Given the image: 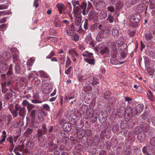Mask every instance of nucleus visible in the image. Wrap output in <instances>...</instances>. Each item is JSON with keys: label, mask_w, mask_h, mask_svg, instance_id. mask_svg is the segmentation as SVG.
Returning <instances> with one entry per match:
<instances>
[{"label": "nucleus", "mask_w": 155, "mask_h": 155, "mask_svg": "<svg viewBox=\"0 0 155 155\" xmlns=\"http://www.w3.org/2000/svg\"><path fill=\"white\" fill-rule=\"evenodd\" d=\"M42 129H38L37 137L38 138V142L41 146L44 147L45 145L46 139L43 135L47 134V129L46 125L44 124L42 125Z\"/></svg>", "instance_id": "nucleus-1"}, {"label": "nucleus", "mask_w": 155, "mask_h": 155, "mask_svg": "<svg viewBox=\"0 0 155 155\" xmlns=\"http://www.w3.org/2000/svg\"><path fill=\"white\" fill-rule=\"evenodd\" d=\"M68 53L71 56L73 61L75 62H77V58H79V54L77 51L73 48H70L68 50Z\"/></svg>", "instance_id": "nucleus-2"}, {"label": "nucleus", "mask_w": 155, "mask_h": 155, "mask_svg": "<svg viewBox=\"0 0 155 155\" xmlns=\"http://www.w3.org/2000/svg\"><path fill=\"white\" fill-rule=\"evenodd\" d=\"M43 92L45 94H48L51 92L53 90V87L50 83H44L41 87Z\"/></svg>", "instance_id": "nucleus-3"}, {"label": "nucleus", "mask_w": 155, "mask_h": 155, "mask_svg": "<svg viewBox=\"0 0 155 155\" xmlns=\"http://www.w3.org/2000/svg\"><path fill=\"white\" fill-rule=\"evenodd\" d=\"M74 23L76 26H79L80 29L81 28V21L82 20V17L81 13H78L77 15H74Z\"/></svg>", "instance_id": "nucleus-4"}, {"label": "nucleus", "mask_w": 155, "mask_h": 155, "mask_svg": "<svg viewBox=\"0 0 155 155\" xmlns=\"http://www.w3.org/2000/svg\"><path fill=\"white\" fill-rule=\"evenodd\" d=\"M81 8L82 9V13L84 15H85L87 14L88 11L87 9V4L86 2H83L81 5H79Z\"/></svg>", "instance_id": "nucleus-5"}, {"label": "nucleus", "mask_w": 155, "mask_h": 155, "mask_svg": "<svg viewBox=\"0 0 155 155\" xmlns=\"http://www.w3.org/2000/svg\"><path fill=\"white\" fill-rule=\"evenodd\" d=\"M124 114L125 115H127V116H133L134 115L133 114L132 108L130 106L127 107L125 109Z\"/></svg>", "instance_id": "nucleus-6"}, {"label": "nucleus", "mask_w": 155, "mask_h": 155, "mask_svg": "<svg viewBox=\"0 0 155 155\" xmlns=\"http://www.w3.org/2000/svg\"><path fill=\"white\" fill-rule=\"evenodd\" d=\"M56 7L58 8L60 14H62L63 13V11L66 9V7L62 3H58L56 5Z\"/></svg>", "instance_id": "nucleus-7"}, {"label": "nucleus", "mask_w": 155, "mask_h": 155, "mask_svg": "<svg viewBox=\"0 0 155 155\" xmlns=\"http://www.w3.org/2000/svg\"><path fill=\"white\" fill-rule=\"evenodd\" d=\"M18 55L19 54H14L12 55L13 62L15 64L21 63L20 60Z\"/></svg>", "instance_id": "nucleus-8"}, {"label": "nucleus", "mask_w": 155, "mask_h": 155, "mask_svg": "<svg viewBox=\"0 0 155 155\" xmlns=\"http://www.w3.org/2000/svg\"><path fill=\"white\" fill-rule=\"evenodd\" d=\"M88 78L89 79V80L88 81L89 84H91L94 86L97 84L98 83V79L96 77H93L92 80V78L91 77H89Z\"/></svg>", "instance_id": "nucleus-9"}, {"label": "nucleus", "mask_w": 155, "mask_h": 155, "mask_svg": "<svg viewBox=\"0 0 155 155\" xmlns=\"http://www.w3.org/2000/svg\"><path fill=\"white\" fill-rule=\"evenodd\" d=\"M98 48L100 49V50H98L97 51H99L102 54L105 53L108 49L107 48L105 47L104 45L102 44H99Z\"/></svg>", "instance_id": "nucleus-10"}, {"label": "nucleus", "mask_w": 155, "mask_h": 155, "mask_svg": "<svg viewBox=\"0 0 155 155\" xmlns=\"http://www.w3.org/2000/svg\"><path fill=\"white\" fill-rule=\"evenodd\" d=\"M63 129L66 132H69L71 130V124L67 123H64L62 126Z\"/></svg>", "instance_id": "nucleus-11"}, {"label": "nucleus", "mask_w": 155, "mask_h": 155, "mask_svg": "<svg viewBox=\"0 0 155 155\" xmlns=\"http://www.w3.org/2000/svg\"><path fill=\"white\" fill-rule=\"evenodd\" d=\"M124 38L122 37H121L118 38L117 41H116L117 45L119 46L118 50H120V47L121 45L124 44Z\"/></svg>", "instance_id": "nucleus-12"}, {"label": "nucleus", "mask_w": 155, "mask_h": 155, "mask_svg": "<svg viewBox=\"0 0 155 155\" xmlns=\"http://www.w3.org/2000/svg\"><path fill=\"white\" fill-rule=\"evenodd\" d=\"M34 145V142L31 140H28L26 144V147L27 149L29 150L32 149Z\"/></svg>", "instance_id": "nucleus-13"}, {"label": "nucleus", "mask_w": 155, "mask_h": 155, "mask_svg": "<svg viewBox=\"0 0 155 155\" xmlns=\"http://www.w3.org/2000/svg\"><path fill=\"white\" fill-rule=\"evenodd\" d=\"M96 12L94 10H91L89 12L88 16V19L89 21H92L94 19Z\"/></svg>", "instance_id": "nucleus-14"}, {"label": "nucleus", "mask_w": 155, "mask_h": 155, "mask_svg": "<svg viewBox=\"0 0 155 155\" xmlns=\"http://www.w3.org/2000/svg\"><path fill=\"white\" fill-rule=\"evenodd\" d=\"M148 94H147L148 99L151 101L152 102L155 101V98L152 92L150 90L148 91Z\"/></svg>", "instance_id": "nucleus-15"}, {"label": "nucleus", "mask_w": 155, "mask_h": 155, "mask_svg": "<svg viewBox=\"0 0 155 155\" xmlns=\"http://www.w3.org/2000/svg\"><path fill=\"white\" fill-rule=\"evenodd\" d=\"M15 64V72L16 73H19L21 71V67L22 66L21 65V63L17 64Z\"/></svg>", "instance_id": "nucleus-16"}, {"label": "nucleus", "mask_w": 155, "mask_h": 155, "mask_svg": "<svg viewBox=\"0 0 155 155\" xmlns=\"http://www.w3.org/2000/svg\"><path fill=\"white\" fill-rule=\"evenodd\" d=\"M143 108V106L142 105L139 104L136 106L135 110L138 114L140 113L142 111Z\"/></svg>", "instance_id": "nucleus-17"}, {"label": "nucleus", "mask_w": 155, "mask_h": 155, "mask_svg": "<svg viewBox=\"0 0 155 155\" xmlns=\"http://www.w3.org/2000/svg\"><path fill=\"white\" fill-rule=\"evenodd\" d=\"M145 134L143 132H141L138 134L137 136V139L142 142L145 139Z\"/></svg>", "instance_id": "nucleus-18"}, {"label": "nucleus", "mask_w": 155, "mask_h": 155, "mask_svg": "<svg viewBox=\"0 0 155 155\" xmlns=\"http://www.w3.org/2000/svg\"><path fill=\"white\" fill-rule=\"evenodd\" d=\"M35 58L34 57L30 58L27 62V66H32L35 61Z\"/></svg>", "instance_id": "nucleus-19"}, {"label": "nucleus", "mask_w": 155, "mask_h": 155, "mask_svg": "<svg viewBox=\"0 0 155 155\" xmlns=\"http://www.w3.org/2000/svg\"><path fill=\"white\" fill-rule=\"evenodd\" d=\"M33 131V129L28 128L24 133V135L26 137H29V135L32 136L31 134Z\"/></svg>", "instance_id": "nucleus-20"}, {"label": "nucleus", "mask_w": 155, "mask_h": 155, "mask_svg": "<svg viewBox=\"0 0 155 155\" xmlns=\"http://www.w3.org/2000/svg\"><path fill=\"white\" fill-rule=\"evenodd\" d=\"M74 31V26L70 28L69 29L66 30V33L69 36H71L73 34Z\"/></svg>", "instance_id": "nucleus-21"}, {"label": "nucleus", "mask_w": 155, "mask_h": 155, "mask_svg": "<svg viewBox=\"0 0 155 155\" xmlns=\"http://www.w3.org/2000/svg\"><path fill=\"white\" fill-rule=\"evenodd\" d=\"M107 16V13L106 12L102 11L99 14V17L101 20L105 18Z\"/></svg>", "instance_id": "nucleus-22"}, {"label": "nucleus", "mask_w": 155, "mask_h": 155, "mask_svg": "<svg viewBox=\"0 0 155 155\" xmlns=\"http://www.w3.org/2000/svg\"><path fill=\"white\" fill-rule=\"evenodd\" d=\"M103 32L105 35V37L106 38L109 36L110 34V30L107 27H104V29L103 31Z\"/></svg>", "instance_id": "nucleus-23"}, {"label": "nucleus", "mask_w": 155, "mask_h": 155, "mask_svg": "<svg viewBox=\"0 0 155 155\" xmlns=\"http://www.w3.org/2000/svg\"><path fill=\"white\" fill-rule=\"evenodd\" d=\"M96 115H98V116H107V112L105 110L101 111L100 110L98 111V112H97L96 113Z\"/></svg>", "instance_id": "nucleus-24"}, {"label": "nucleus", "mask_w": 155, "mask_h": 155, "mask_svg": "<svg viewBox=\"0 0 155 155\" xmlns=\"http://www.w3.org/2000/svg\"><path fill=\"white\" fill-rule=\"evenodd\" d=\"M84 60L86 62L90 64L94 65L95 64V62L94 58L92 59L87 58L85 59Z\"/></svg>", "instance_id": "nucleus-25"}, {"label": "nucleus", "mask_w": 155, "mask_h": 155, "mask_svg": "<svg viewBox=\"0 0 155 155\" xmlns=\"http://www.w3.org/2000/svg\"><path fill=\"white\" fill-rule=\"evenodd\" d=\"M26 110L25 108L22 107L20 108L19 111V114L20 116H25V115Z\"/></svg>", "instance_id": "nucleus-26"}, {"label": "nucleus", "mask_w": 155, "mask_h": 155, "mask_svg": "<svg viewBox=\"0 0 155 155\" xmlns=\"http://www.w3.org/2000/svg\"><path fill=\"white\" fill-rule=\"evenodd\" d=\"M140 15H137L136 16H132L130 17L131 21L132 20H134V22L136 23L138 22L139 21L140 18Z\"/></svg>", "instance_id": "nucleus-27"}, {"label": "nucleus", "mask_w": 155, "mask_h": 155, "mask_svg": "<svg viewBox=\"0 0 155 155\" xmlns=\"http://www.w3.org/2000/svg\"><path fill=\"white\" fill-rule=\"evenodd\" d=\"M87 116H93V110L92 108L88 109L86 111Z\"/></svg>", "instance_id": "nucleus-28"}, {"label": "nucleus", "mask_w": 155, "mask_h": 155, "mask_svg": "<svg viewBox=\"0 0 155 155\" xmlns=\"http://www.w3.org/2000/svg\"><path fill=\"white\" fill-rule=\"evenodd\" d=\"M36 116H43L47 115V113L44 111H43L40 110H37L36 113Z\"/></svg>", "instance_id": "nucleus-29"}, {"label": "nucleus", "mask_w": 155, "mask_h": 155, "mask_svg": "<svg viewBox=\"0 0 155 155\" xmlns=\"http://www.w3.org/2000/svg\"><path fill=\"white\" fill-rule=\"evenodd\" d=\"M39 73L40 76L42 77L46 78H50L49 75L46 72L43 71H40Z\"/></svg>", "instance_id": "nucleus-30"}, {"label": "nucleus", "mask_w": 155, "mask_h": 155, "mask_svg": "<svg viewBox=\"0 0 155 155\" xmlns=\"http://www.w3.org/2000/svg\"><path fill=\"white\" fill-rule=\"evenodd\" d=\"M142 130L145 132H147L149 130V126L147 124L144 125L141 127Z\"/></svg>", "instance_id": "nucleus-31"}, {"label": "nucleus", "mask_w": 155, "mask_h": 155, "mask_svg": "<svg viewBox=\"0 0 155 155\" xmlns=\"http://www.w3.org/2000/svg\"><path fill=\"white\" fill-rule=\"evenodd\" d=\"M71 38L72 40L77 41L79 40V37L78 34L74 33L71 36Z\"/></svg>", "instance_id": "nucleus-32"}, {"label": "nucleus", "mask_w": 155, "mask_h": 155, "mask_svg": "<svg viewBox=\"0 0 155 155\" xmlns=\"http://www.w3.org/2000/svg\"><path fill=\"white\" fill-rule=\"evenodd\" d=\"M82 55L83 57H90L92 56L93 55V53H92L88 51H86L82 53Z\"/></svg>", "instance_id": "nucleus-33"}, {"label": "nucleus", "mask_w": 155, "mask_h": 155, "mask_svg": "<svg viewBox=\"0 0 155 155\" xmlns=\"http://www.w3.org/2000/svg\"><path fill=\"white\" fill-rule=\"evenodd\" d=\"M71 62V61L70 58L68 56L67 57V59L66 62L65 68H68Z\"/></svg>", "instance_id": "nucleus-34"}, {"label": "nucleus", "mask_w": 155, "mask_h": 155, "mask_svg": "<svg viewBox=\"0 0 155 155\" xmlns=\"http://www.w3.org/2000/svg\"><path fill=\"white\" fill-rule=\"evenodd\" d=\"M145 37L147 41H149L153 38V36L150 33H147L145 34Z\"/></svg>", "instance_id": "nucleus-35"}, {"label": "nucleus", "mask_w": 155, "mask_h": 155, "mask_svg": "<svg viewBox=\"0 0 155 155\" xmlns=\"http://www.w3.org/2000/svg\"><path fill=\"white\" fill-rule=\"evenodd\" d=\"M80 8L78 6L74 7V9L73 11V13H74V15H77L79 12Z\"/></svg>", "instance_id": "nucleus-36"}, {"label": "nucleus", "mask_w": 155, "mask_h": 155, "mask_svg": "<svg viewBox=\"0 0 155 155\" xmlns=\"http://www.w3.org/2000/svg\"><path fill=\"white\" fill-rule=\"evenodd\" d=\"M59 58L62 61L61 63L62 64H63L64 63L65 60V54L60 55Z\"/></svg>", "instance_id": "nucleus-37"}, {"label": "nucleus", "mask_w": 155, "mask_h": 155, "mask_svg": "<svg viewBox=\"0 0 155 155\" xmlns=\"http://www.w3.org/2000/svg\"><path fill=\"white\" fill-rule=\"evenodd\" d=\"M12 64H11L9 66L8 70L7 73V74L8 75H10L13 74L12 72Z\"/></svg>", "instance_id": "nucleus-38"}, {"label": "nucleus", "mask_w": 155, "mask_h": 155, "mask_svg": "<svg viewBox=\"0 0 155 155\" xmlns=\"http://www.w3.org/2000/svg\"><path fill=\"white\" fill-rule=\"evenodd\" d=\"M35 81L34 85L35 86H37L40 83L41 81L38 78L35 77L33 79Z\"/></svg>", "instance_id": "nucleus-39"}, {"label": "nucleus", "mask_w": 155, "mask_h": 155, "mask_svg": "<svg viewBox=\"0 0 155 155\" xmlns=\"http://www.w3.org/2000/svg\"><path fill=\"white\" fill-rule=\"evenodd\" d=\"M119 31L115 28L114 27L113 29L112 34L114 36H117L119 34Z\"/></svg>", "instance_id": "nucleus-40"}, {"label": "nucleus", "mask_w": 155, "mask_h": 155, "mask_svg": "<svg viewBox=\"0 0 155 155\" xmlns=\"http://www.w3.org/2000/svg\"><path fill=\"white\" fill-rule=\"evenodd\" d=\"M81 0H73L72 1V3L73 5V7H75L77 6L76 5H78V6L80 5V4H79V2Z\"/></svg>", "instance_id": "nucleus-41"}, {"label": "nucleus", "mask_w": 155, "mask_h": 155, "mask_svg": "<svg viewBox=\"0 0 155 155\" xmlns=\"http://www.w3.org/2000/svg\"><path fill=\"white\" fill-rule=\"evenodd\" d=\"M11 51L12 54V55L14 54H18V50L16 48L14 47L11 48Z\"/></svg>", "instance_id": "nucleus-42"}, {"label": "nucleus", "mask_w": 155, "mask_h": 155, "mask_svg": "<svg viewBox=\"0 0 155 155\" xmlns=\"http://www.w3.org/2000/svg\"><path fill=\"white\" fill-rule=\"evenodd\" d=\"M124 5V3L122 2L118 3L116 5V9L117 10L120 9Z\"/></svg>", "instance_id": "nucleus-43"}, {"label": "nucleus", "mask_w": 155, "mask_h": 155, "mask_svg": "<svg viewBox=\"0 0 155 155\" xmlns=\"http://www.w3.org/2000/svg\"><path fill=\"white\" fill-rule=\"evenodd\" d=\"M54 25L56 27L59 28L61 26L60 21L59 20H56L54 22Z\"/></svg>", "instance_id": "nucleus-44"}, {"label": "nucleus", "mask_w": 155, "mask_h": 155, "mask_svg": "<svg viewBox=\"0 0 155 155\" xmlns=\"http://www.w3.org/2000/svg\"><path fill=\"white\" fill-rule=\"evenodd\" d=\"M100 141V139L98 136H96L95 137L94 140H93V142L95 143V144H97Z\"/></svg>", "instance_id": "nucleus-45"}, {"label": "nucleus", "mask_w": 155, "mask_h": 155, "mask_svg": "<svg viewBox=\"0 0 155 155\" xmlns=\"http://www.w3.org/2000/svg\"><path fill=\"white\" fill-rule=\"evenodd\" d=\"M150 143L152 146H155V137H152L151 139Z\"/></svg>", "instance_id": "nucleus-46"}, {"label": "nucleus", "mask_w": 155, "mask_h": 155, "mask_svg": "<svg viewBox=\"0 0 155 155\" xmlns=\"http://www.w3.org/2000/svg\"><path fill=\"white\" fill-rule=\"evenodd\" d=\"M131 152V151L130 149L126 148L124 151L123 152L124 155H129Z\"/></svg>", "instance_id": "nucleus-47"}, {"label": "nucleus", "mask_w": 155, "mask_h": 155, "mask_svg": "<svg viewBox=\"0 0 155 155\" xmlns=\"http://www.w3.org/2000/svg\"><path fill=\"white\" fill-rule=\"evenodd\" d=\"M110 45L112 47L113 50L115 51L117 50L116 43L114 41H112L111 42Z\"/></svg>", "instance_id": "nucleus-48"}, {"label": "nucleus", "mask_w": 155, "mask_h": 155, "mask_svg": "<svg viewBox=\"0 0 155 155\" xmlns=\"http://www.w3.org/2000/svg\"><path fill=\"white\" fill-rule=\"evenodd\" d=\"M18 151H21L24 149V144H22L21 145H18V147H17Z\"/></svg>", "instance_id": "nucleus-49"}, {"label": "nucleus", "mask_w": 155, "mask_h": 155, "mask_svg": "<svg viewBox=\"0 0 155 155\" xmlns=\"http://www.w3.org/2000/svg\"><path fill=\"white\" fill-rule=\"evenodd\" d=\"M105 36V35L103 31L99 32L97 35V37L100 38H106Z\"/></svg>", "instance_id": "nucleus-50"}, {"label": "nucleus", "mask_w": 155, "mask_h": 155, "mask_svg": "<svg viewBox=\"0 0 155 155\" xmlns=\"http://www.w3.org/2000/svg\"><path fill=\"white\" fill-rule=\"evenodd\" d=\"M110 63L114 65H117L118 64V61L116 59H112L110 60Z\"/></svg>", "instance_id": "nucleus-51"}, {"label": "nucleus", "mask_w": 155, "mask_h": 155, "mask_svg": "<svg viewBox=\"0 0 155 155\" xmlns=\"http://www.w3.org/2000/svg\"><path fill=\"white\" fill-rule=\"evenodd\" d=\"M114 18L113 16L109 15L107 18V21L109 22L110 23H112L114 21Z\"/></svg>", "instance_id": "nucleus-52"}, {"label": "nucleus", "mask_w": 155, "mask_h": 155, "mask_svg": "<svg viewBox=\"0 0 155 155\" xmlns=\"http://www.w3.org/2000/svg\"><path fill=\"white\" fill-rule=\"evenodd\" d=\"M13 138L12 136L8 137L6 139V140L8 141L11 144L13 143Z\"/></svg>", "instance_id": "nucleus-53"}, {"label": "nucleus", "mask_w": 155, "mask_h": 155, "mask_svg": "<svg viewBox=\"0 0 155 155\" xmlns=\"http://www.w3.org/2000/svg\"><path fill=\"white\" fill-rule=\"evenodd\" d=\"M107 117H99L98 119L101 123L105 122L107 119Z\"/></svg>", "instance_id": "nucleus-54"}, {"label": "nucleus", "mask_w": 155, "mask_h": 155, "mask_svg": "<svg viewBox=\"0 0 155 155\" xmlns=\"http://www.w3.org/2000/svg\"><path fill=\"white\" fill-rule=\"evenodd\" d=\"M142 152L143 153L146 155H149V153L147 151V147L145 146L143 147L142 149Z\"/></svg>", "instance_id": "nucleus-55"}, {"label": "nucleus", "mask_w": 155, "mask_h": 155, "mask_svg": "<svg viewBox=\"0 0 155 155\" xmlns=\"http://www.w3.org/2000/svg\"><path fill=\"white\" fill-rule=\"evenodd\" d=\"M107 10L111 12H113L114 11V7L112 6L108 7Z\"/></svg>", "instance_id": "nucleus-56"}, {"label": "nucleus", "mask_w": 155, "mask_h": 155, "mask_svg": "<svg viewBox=\"0 0 155 155\" xmlns=\"http://www.w3.org/2000/svg\"><path fill=\"white\" fill-rule=\"evenodd\" d=\"M27 107L28 110L29 111L34 107V106L33 104H29Z\"/></svg>", "instance_id": "nucleus-57"}, {"label": "nucleus", "mask_w": 155, "mask_h": 155, "mask_svg": "<svg viewBox=\"0 0 155 155\" xmlns=\"http://www.w3.org/2000/svg\"><path fill=\"white\" fill-rule=\"evenodd\" d=\"M43 108L46 110H49L50 107L47 104H45L43 106Z\"/></svg>", "instance_id": "nucleus-58"}, {"label": "nucleus", "mask_w": 155, "mask_h": 155, "mask_svg": "<svg viewBox=\"0 0 155 155\" xmlns=\"http://www.w3.org/2000/svg\"><path fill=\"white\" fill-rule=\"evenodd\" d=\"M11 113L13 116H17L18 115V111L15 110L11 111Z\"/></svg>", "instance_id": "nucleus-59"}, {"label": "nucleus", "mask_w": 155, "mask_h": 155, "mask_svg": "<svg viewBox=\"0 0 155 155\" xmlns=\"http://www.w3.org/2000/svg\"><path fill=\"white\" fill-rule=\"evenodd\" d=\"M97 25L96 24H93L91 26L90 29L91 31H93L95 29Z\"/></svg>", "instance_id": "nucleus-60"}, {"label": "nucleus", "mask_w": 155, "mask_h": 155, "mask_svg": "<svg viewBox=\"0 0 155 155\" xmlns=\"http://www.w3.org/2000/svg\"><path fill=\"white\" fill-rule=\"evenodd\" d=\"M84 28L85 29L88 28V19L85 20L84 26Z\"/></svg>", "instance_id": "nucleus-61"}, {"label": "nucleus", "mask_w": 155, "mask_h": 155, "mask_svg": "<svg viewBox=\"0 0 155 155\" xmlns=\"http://www.w3.org/2000/svg\"><path fill=\"white\" fill-rule=\"evenodd\" d=\"M29 103L26 100H24L23 101L22 103V105L23 106H28V105L29 104Z\"/></svg>", "instance_id": "nucleus-62"}, {"label": "nucleus", "mask_w": 155, "mask_h": 155, "mask_svg": "<svg viewBox=\"0 0 155 155\" xmlns=\"http://www.w3.org/2000/svg\"><path fill=\"white\" fill-rule=\"evenodd\" d=\"M110 95V93L109 92H106L104 95V98H108Z\"/></svg>", "instance_id": "nucleus-63"}, {"label": "nucleus", "mask_w": 155, "mask_h": 155, "mask_svg": "<svg viewBox=\"0 0 155 155\" xmlns=\"http://www.w3.org/2000/svg\"><path fill=\"white\" fill-rule=\"evenodd\" d=\"M99 155H107V152L104 150H102L100 151Z\"/></svg>", "instance_id": "nucleus-64"}]
</instances>
